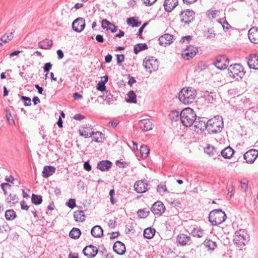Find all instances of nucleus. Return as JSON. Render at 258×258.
<instances>
[{"label":"nucleus","instance_id":"nucleus-1","mask_svg":"<svg viewBox=\"0 0 258 258\" xmlns=\"http://www.w3.org/2000/svg\"><path fill=\"white\" fill-rule=\"evenodd\" d=\"M223 126V118L220 115H216L207 122V130L210 134L220 133Z\"/></svg>","mask_w":258,"mask_h":258},{"label":"nucleus","instance_id":"nucleus-2","mask_svg":"<svg viewBox=\"0 0 258 258\" xmlns=\"http://www.w3.org/2000/svg\"><path fill=\"white\" fill-rule=\"evenodd\" d=\"M197 96L196 89L191 87L184 88L178 94L179 101L182 103L188 105L193 103Z\"/></svg>","mask_w":258,"mask_h":258},{"label":"nucleus","instance_id":"nucleus-3","mask_svg":"<svg viewBox=\"0 0 258 258\" xmlns=\"http://www.w3.org/2000/svg\"><path fill=\"white\" fill-rule=\"evenodd\" d=\"M196 114L194 110L187 107L183 109L180 113V120L183 125L190 126L196 120Z\"/></svg>","mask_w":258,"mask_h":258},{"label":"nucleus","instance_id":"nucleus-4","mask_svg":"<svg viewBox=\"0 0 258 258\" xmlns=\"http://www.w3.org/2000/svg\"><path fill=\"white\" fill-rule=\"evenodd\" d=\"M226 215L221 209H215L211 211L209 215V221L213 225H218L225 221Z\"/></svg>","mask_w":258,"mask_h":258},{"label":"nucleus","instance_id":"nucleus-5","mask_svg":"<svg viewBox=\"0 0 258 258\" xmlns=\"http://www.w3.org/2000/svg\"><path fill=\"white\" fill-rule=\"evenodd\" d=\"M233 240L238 247H243L249 241V236L246 230L240 229L235 232Z\"/></svg>","mask_w":258,"mask_h":258},{"label":"nucleus","instance_id":"nucleus-6","mask_svg":"<svg viewBox=\"0 0 258 258\" xmlns=\"http://www.w3.org/2000/svg\"><path fill=\"white\" fill-rule=\"evenodd\" d=\"M143 65L146 71L151 74L152 72L158 70L159 61L154 57L149 56L144 59Z\"/></svg>","mask_w":258,"mask_h":258},{"label":"nucleus","instance_id":"nucleus-7","mask_svg":"<svg viewBox=\"0 0 258 258\" xmlns=\"http://www.w3.org/2000/svg\"><path fill=\"white\" fill-rule=\"evenodd\" d=\"M229 75L238 80L239 78L241 79L244 75L243 68L240 64L235 63L230 66L228 69Z\"/></svg>","mask_w":258,"mask_h":258},{"label":"nucleus","instance_id":"nucleus-8","mask_svg":"<svg viewBox=\"0 0 258 258\" xmlns=\"http://www.w3.org/2000/svg\"><path fill=\"white\" fill-rule=\"evenodd\" d=\"M195 12L192 10H186L180 14V21L185 24H189L195 18Z\"/></svg>","mask_w":258,"mask_h":258},{"label":"nucleus","instance_id":"nucleus-9","mask_svg":"<svg viewBox=\"0 0 258 258\" xmlns=\"http://www.w3.org/2000/svg\"><path fill=\"white\" fill-rule=\"evenodd\" d=\"M198 52V48L193 45H189L182 51V57L188 60L193 57Z\"/></svg>","mask_w":258,"mask_h":258},{"label":"nucleus","instance_id":"nucleus-10","mask_svg":"<svg viewBox=\"0 0 258 258\" xmlns=\"http://www.w3.org/2000/svg\"><path fill=\"white\" fill-rule=\"evenodd\" d=\"M258 156V151L254 149L250 150L246 152L243 157L248 163H252L256 159Z\"/></svg>","mask_w":258,"mask_h":258},{"label":"nucleus","instance_id":"nucleus-11","mask_svg":"<svg viewBox=\"0 0 258 258\" xmlns=\"http://www.w3.org/2000/svg\"><path fill=\"white\" fill-rule=\"evenodd\" d=\"M151 211L154 215H161L165 210V207L160 201L155 202L151 208Z\"/></svg>","mask_w":258,"mask_h":258},{"label":"nucleus","instance_id":"nucleus-12","mask_svg":"<svg viewBox=\"0 0 258 258\" xmlns=\"http://www.w3.org/2000/svg\"><path fill=\"white\" fill-rule=\"evenodd\" d=\"M98 249L93 245L86 246L83 250V252L88 258H93L97 254Z\"/></svg>","mask_w":258,"mask_h":258},{"label":"nucleus","instance_id":"nucleus-13","mask_svg":"<svg viewBox=\"0 0 258 258\" xmlns=\"http://www.w3.org/2000/svg\"><path fill=\"white\" fill-rule=\"evenodd\" d=\"M193 124H194L195 132L198 133H202L204 130L207 129V122L202 120L201 118H196Z\"/></svg>","mask_w":258,"mask_h":258},{"label":"nucleus","instance_id":"nucleus-14","mask_svg":"<svg viewBox=\"0 0 258 258\" xmlns=\"http://www.w3.org/2000/svg\"><path fill=\"white\" fill-rule=\"evenodd\" d=\"M148 183L143 180L135 182L134 184L135 190L139 193H143L148 189Z\"/></svg>","mask_w":258,"mask_h":258},{"label":"nucleus","instance_id":"nucleus-15","mask_svg":"<svg viewBox=\"0 0 258 258\" xmlns=\"http://www.w3.org/2000/svg\"><path fill=\"white\" fill-rule=\"evenodd\" d=\"M247 63L250 69L258 70V56L255 54L249 55Z\"/></svg>","mask_w":258,"mask_h":258},{"label":"nucleus","instance_id":"nucleus-16","mask_svg":"<svg viewBox=\"0 0 258 258\" xmlns=\"http://www.w3.org/2000/svg\"><path fill=\"white\" fill-rule=\"evenodd\" d=\"M173 36L169 34H165L159 37L158 40L161 45L166 46L172 42Z\"/></svg>","mask_w":258,"mask_h":258},{"label":"nucleus","instance_id":"nucleus-17","mask_svg":"<svg viewBox=\"0 0 258 258\" xmlns=\"http://www.w3.org/2000/svg\"><path fill=\"white\" fill-rule=\"evenodd\" d=\"M248 38L253 43H258V28L252 27L248 31Z\"/></svg>","mask_w":258,"mask_h":258},{"label":"nucleus","instance_id":"nucleus-18","mask_svg":"<svg viewBox=\"0 0 258 258\" xmlns=\"http://www.w3.org/2000/svg\"><path fill=\"white\" fill-rule=\"evenodd\" d=\"M139 124L141 128L145 131H149L152 129L153 123L149 119H145L140 120Z\"/></svg>","mask_w":258,"mask_h":258},{"label":"nucleus","instance_id":"nucleus-19","mask_svg":"<svg viewBox=\"0 0 258 258\" xmlns=\"http://www.w3.org/2000/svg\"><path fill=\"white\" fill-rule=\"evenodd\" d=\"M113 248V250L119 255H122L125 252V245L120 241H117L114 243Z\"/></svg>","mask_w":258,"mask_h":258},{"label":"nucleus","instance_id":"nucleus-20","mask_svg":"<svg viewBox=\"0 0 258 258\" xmlns=\"http://www.w3.org/2000/svg\"><path fill=\"white\" fill-rule=\"evenodd\" d=\"M178 0H165L164 7L166 12H170L178 5Z\"/></svg>","mask_w":258,"mask_h":258},{"label":"nucleus","instance_id":"nucleus-21","mask_svg":"<svg viewBox=\"0 0 258 258\" xmlns=\"http://www.w3.org/2000/svg\"><path fill=\"white\" fill-rule=\"evenodd\" d=\"M92 140L97 143H102L103 142L104 136V135L100 132H94L93 131L90 132Z\"/></svg>","mask_w":258,"mask_h":258},{"label":"nucleus","instance_id":"nucleus-22","mask_svg":"<svg viewBox=\"0 0 258 258\" xmlns=\"http://www.w3.org/2000/svg\"><path fill=\"white\" fill-rule=\"evenodd\" d=\"M55 171V168L51 166H45L42 171V176L48 177L52 175Z\"/></svg>","mask_w":258,"mask_h":258},{"label":"nucleus","instance_id":"nucleus-23","mask_svg":"<svg viewBox=\"0 0 258 258\" xmlns=\"http://www.w3.org/2000/svg\"><path fill=\"white\" fill-rule=\"evenodd\" d=\"M190 237L184 234H180L177 237V242L182 245L186 244L190 240Z\"/></svg>","mask_w":258,"mask_h":258},{"label":"nucleus","instance_id":"nucleus-24","mask_svg":"<svg viewBox=\"0 0 258 258\" xmlns=\"http://www.w3.org/2000/svg\"><path fill=\"white\" fill-rule=\"evenodd\" d=\"M92 235L95 237H100L103 235V230L99 225L94 226L91 231Z\"/></svg>","mask_w":258,"mask_h":258},{"label":"nucleus","instance_id":"nucleus-25","mask_svg":"<svg viewBox=\"0 0 258 258\" xmlns=\"http://www.w3.org/2000/svg\"><path fill=\"white\" fill-rule=\"evenodd\" d=\"M111 166V163L107 160L99 162L97 164V168L101 171L108 170Z\"/></svg>","mask_w":258,"mask_h":258},{"label":"nucleus","instance_id":"nucleus-26","mask_svg":"<svg viewBox=\"0 0 258 258\" xmlns=\"http://www.w3.org/2000/svg\"><path fill=\"white\" fill-rule=\"evenodd\" d=\"M234 153L233 149L230 147H226L221 151L222 156L225 158H230L233 155Z\"/></svg>","mask_w":258,"mask_h":258},{"label":"nucleus","instance_id":"nucleus-27","mask_svg":"<svg viewBox=\"0 0 258 258\" xmlns=\"http://www.w3.org/2000/svg\"><path fill=\"white\" fill-rule=\"evenodd\" d=\"M52 45V41L51 40H43L38 43L39 47L43 49H49Z\"/></svg>","mask_w":258,"mask_h":258},{"label":"nucleus","instance_id":"nucleus-28","mask_svg":"<svg viewBox=\"0 0 258 258\" xmlns=\"http://www.w3.org/2000/svg\"><path fill=\"white\" fill-rule=\"evenodd\" d=\"M155 229L151 227L145 229L144 231V236L147 239H151L153 237L155 233Z\"/></svg>","mask_w":258,"mask_h":258},{"label":"nucleus","instance_id":"nucleus-29","mask_svg":"<svg viewBox=\"0 0 258 258\" xmlns=\"http://www.w3.org/2000/svg\"><path fill=\"white\" fill-rule=\"evenodd\" d=\"M81 17L77 18L72 23V29L76 32H81Z\"/></svg>","mask_w":258,"mask_h":258},{"label":"nucleus","instance_id":"nucleus-30","mask_svg":"<svg viewBox=\"0 0 258 258\" xmlns=\"http://www.w3.org/2000/svg\"><path fill=\"white\" fill-rule=\"evenodd\" d=\"M93 128L91 127V125L88 124H86V126H84L83 127V130H82V136L84 137L85 138L90 137L91 135V132H92Z\"/></svg>","mask_w":258,"mask_h":258},{"label":"nucleus","instance_id":"nucleus-31","mask_svg":"<svg viewBox=\"0 0 258 258\" xmlns=\"http://www.w3.org/2000/svg\"><path fill=\"white\" fill-rule=\"evenodd\" d=\"M81 235V230L77 228H73L69 233L71 238L76 239L79 238Z\"/></svg>","mask_w":258,"mask_h":258},{"label":"nucleus","instance_id":"nucleus-32","mask_svg":"<svg viewBox=\"0 0 258 258\" xmlns=\"http://www.w3.org/2000/svg\"><path fill=\"white\" fill-rule=\"evenodd\" d=\"M148 48V46L146 43H138L134 47L135 53L138 54L142 50H146Z\"/></svg>","mask_w":258,"mask_h":258},{"label":"nucleus","instance_id":"nucleus-33","mask_svg":"<svg viewBox=\"0 0 258 258\" xmlns=\"http://www.w3.org/2000/svg\"><path fill=\"white\" fill-rule=\"evenodd\" d=\"M127 98H126L127 102L129 103H136L137 102V95L133 91H130L127 94Z\"/></svg>","mask_w":258,"mask_h":258},{"label":"nucleus","instance_id":"nucleus-34","mask_svg":"<svg viewBox=\"0 0 258 258\" xmlns=\"http://www.w3.org/2000/svg\"><path fill=\"white\" fill-rule=\"evenodd\" d=\"M215 67L220 70H224L226 69L228 66V64L224 63L223 60H221V57L216 60L215 63Z\"/></svg>","mask_w":258,"mask_h":258},{"label":"nucleus","instance_id":"nucleus-35","mask_svg":"<svg viewBox=\"0 0 258 258\" xmlns=\"http://www.w3.org/2000/svg\"><path fill=\"white\" fill-rule=\"evenodd\" d=\"M31 201L32 203L36 205H40L42 202V198L40 195H32Z\"/></svg>","mask_w":258,"mask_h":258},{"label":"nucleus","instance_id":"nucleus-36","mask_svg":"<svg viewBox=\"0 0 258 258\" xmlns=\"http://www.w3.org/2000/svg\"><path fill=\"white\" fill-rule=\"evenodd\" d=\"M205 246L208 248L209 249H214L217 247L216 242L210 239H206L204 241Z\"/></svg>","mask_w":258,"mask_h":258},{"label":"nucleus","instance_id":"nucleus-37","mask_svg":"<svg viewBox=\"0 0 258 258\" xmlns=\"http://www.w3.org/2000/svg\"><path fill=\"white\" fill-rule=\"evenodd\" d=\"M169 116L172 121H176L180 119V113L176 110L171 111L169 114Z\"/></svg>","mask_w":258,"mask_h":258},{"label":"nucleus","instance_id":"nucleus-38","mask_svg":"<svg viewBox=\"0 0 258 258\" xmlns=\"http://www.w3.org/2000/svg\"><path fill=\"white\" fill-rule=\"evenodd\" d=\"M150 149L146 145H142L140 148V153L143 158H146L149 154Z\"/></svg>","mask_w":258,"mask_h":258},{"label":"nucleus","instance_id":"nucleus-39","mask_svg":"<svg viewBox=\"0 0 258 258\" xmlns=\"http://www.w3.org/2000/svg\"><path fill=\"white\" fill-rule=\"evenodd\" d=\"M191 234L194 237H202L204 235V232L199 228H195L191 231Z\"/></svg>","mask_w":258,"mask_h":258},{"label":"nucleus","instance_id":"nucleus-40","mask_svg":"<svg viewBox=\"0 0 258 258\" xmlns=\"http://www.w3.org/2000/svg\"><path fill=\"white\" fill-rule=\"evenodd\" d=\"M16 216V213L13 210H9L5 212V217L8 220L14 219Z\"/></svg>","mask_w":258,"mask_h":258},{"label":"nucleus","instance_id":"nucleus-41","mask_svg":"<svg viewBox=\"0 0 258 258\" xmlns=\"http://www.w3.org/2000/svg\"><path fill=\"white\" fill-rule=\"evenodd\" d=\"M13 38V34L10 32L4 35L1 39V41L4 43H8Z\"/></svg>","mask_w":258,"mask_h":258},{"label":"nucleus","instance_id":"nucleus-42","mask_svg":"<svg viewBox=\"0 0 258 258\" xmlns=\"http://www.w3.org/2000/svg\"><path fill=\"white\" fill-rule=\"evenodd\" d=\"M205 152L209 155H214L216 154L217 151L214 146L208 145L205 149Z\"/></svg>","mask_w":258,"mask_h":258},{"label":"nucleus","instance_id":"nucleus-43","mask_svg":"<svg viewBox=\"0 0 258 258\" xmlns=\"http://www.w3.org/2000/svg\"><path fill=\"white\" fill-rule=\"evenodd\" d=\"M219 23L221 24L224 30H228L230 25L226 19L222 18L218 20Z\"/></svg>","mask_w":258,"mask_h":258},{"label":"nucleus","instance_id":"nucleus-44","mask_svg":"<svg viewBox=\"0 0 258 258\" xmlns=\"http://www.w3.org/2000/svg\"><path fill=\"white\" fill-rule=\"evenodd\" d=\"M149 213V211H147L145 209H140L138 212V215L139 217L141 218H144L148 216Z\"/></svg>","mask_w":258,"mask_h":258},{"label":"nucleus","instance_id":"nucleus-45","mask_svg":"<svg viewBox=\"0 0 258 258\" xmlns=\"http://www.w3.org/2000/svg\"><path fill=\"white\" fill-rule=\"evenodd\" d=\"M18 198L15 194H10L8 198H7V201L8 203H13L14 204L18 201Z\"/></svg>","mask_w":258,"mask_h":258},{"label":"nucleus","instance_id":"nucleus-46","mask_svg":"<svg viewBox=\"0 0 258 258\" xmlns=\"http://www.w3.org/2000/svg\"><path fill=\"white\" fill-rule=\"evenodd\" d=\"M157 190L161 195H163L165 192H168L166 186L163 184L158 185Z\"/></svg>","mask_w":258,"mask_h":258},{"label":"nucleus","instance_id":"nucleus-47","mask_svg":"<svg viewBox=\"0 0 258 258\" xmlns=\"http://www.w3.org/2000/svg\"><path fill=\"white\" fill-rule=\"evenodd\" d=\"M205 36L207 39H211L215 37V34L214 33L213 30H209L205 32Z\"/></svg>","mask_w":258,"mask_h":258},{"label":"nucleus","instance_id":"nucleus-48","mask_svg":"<svg viewBox=\"0 0 258 258\" xmlns=\"http://www.w3.org/2000/svg\"><path fill=\"white\" fill-rule=\"evenodd\" d=\"M219 12L218 10H209L207 12V14L210 18L213 19L217 16Z\"/></svg>","mask_w":258,"mask_h":258},{"label":"nucleus","instance_id":"nucleus-49","mask_svg":"<svg viewBox=\"0 0 258 258\" xmlns=\"http://www.w3.org/2000/svg\"><path fill=\"white\" fill-rule=\"evenodd\" d=\"M10 230V228L7 223L0 226V232L2 233H4V232H7Z\"/></svg>","mask_w":258,"mask_h":258},{"label":"nucleus","instance_id":"nucleus-50","mask_svg":"<svg viewBox=\"0 0 258 258\" xmlns=\"http://www.w3.org/2000/svg\"><path fill=\"white\" fill-rule=\"evenodd\" d=\"M66 205L70 208L73 209L76 207V202L74 199H71L66 203Z\"/></svg>","mask_w":258,"mask_h":258},{"label":"nucleus","instance_id":"nucleus-51","mask_svg":"<svg viewBox=\"0 0 258 258\" xmlns=\"http://www.w3.org/2000/svg\"><path fill=\"white\" fill-rule=\"evenodd\" d=\"M52 64L50 62H47L45 63L44 66L43 67L44 72L46 73L45 75L46 77H47V73L49 71V70L52 68Z\"/></svg>","mask_w":258,"mask_h":258},{"label":"nucleus","instance_id":"nucleus-52","mask_svg":"<svg viewBox=\"0 0 258 258\" xmlns=\"http://www.w3.org/2000/svg\"><path fill=\"white\" fill-rule=\"evenodd\" d=\"M6 117L10 124L14 123V120L13 119L12 114L9 110H6Z\"/></svg>","mask_w":258,"mask_h":258},{"label":"nucleus","instance_id":"nucleus-53","mask_svg":"<svg viewBox=\"0 0 258 258\" xmlns=\"http://www.w3.org/2000/svg\"><path fill=\"white\" fill-rule=\"evenodd\" d=\"M111 24V23L106 19H104L102 21V27L103 29H107Z\"/></svg>","mask_w":258,"mask_h":258},{"label":"nucleus","instance_id":"nucleus-54","mask_svg":"<svg viewBox=\"0 0 258 258\" xmlns=\"http://www.w3.org/2000/svg\"><path fill=\"white\" fill-rule=\"evenodd\" d=\"M21 99L25 101L24 105L25 106H30L31 104V99L28 97L22 96H21Z\"/></svg>","mask_w":258,"mask_h":258},{"label":"nucleus","instance_id":"nucleus-55","mask_svg":"<svg viewBox=\"0 0 258 258\" xmlns=\"http://www.w3.org/2000/svg\"><path fill=\"white\" fill-rule=\"evenodd\" d=\"M97 89L99 91H103L105 90V83L103 81L99 82L97 84Z\"/></svg>","mask_w":258,"mask_h":258},{"label":"nucleus","instance_id":"nucleus-56","mask_svg":"<svg viewBox=\"0 0 258 258\" xmlns=\"http://www.w3.org/2000/svg\"><path fill=\"white\" fill-rule=\"evenodd\" d=\"M74 217L76 221H79L81 219V210H78L74 212Z\"/></svg>","mask_w":258,"mask_h":258},{"label":"nucleus","instance_id":"nucleus-57","mask_svg":"<svg viewBox=\"0 0 258 258\" xmlns=\"http://www.w3.org/2000/svg\"><path fill=\"white\" fill-rule=\"evenodd\" d=\"M124 59V56L123 54H117V62L118 64H120L123 62Z\"/></svg>","mask_w":258,"mask_h":258},{"label":"nucleus","instance_id":"nucleus-58","mask_svg":"<svg viewBox=\"0 0 258 258\" xmlns=\"http://www.w3.org/2000/svg\"><path fill=\"white\" fill-rule=\"evenodd\" d=\"M107 30H109L112 33H114L117 31V29L114 24L111 23Z\"/></svg>","mask_w":258,"mask_h":258},{"label":"nucleus","instance_id":"nucleus-59","mask_svg":"<svg viewBox=\"0 0 258 258\" xmlns=\"http://www.w3.org/2000/svg\"><path fill=\"white\" fill-rule=\"evenodd\" d=\"M21 209L23 210H28L29 206L27 205L26 202L24 201H22L20 203Z\"/></svg>","mask_w":258,"mask_h":258},{"label":"nucleus","instance_id":"nucleus-60","mask_svg":"<svg viewBox=\"0 0 258 258\" xmlns=\"http://www.w3.org/2000/svg\"><path fill=\"white\" fill-rule=\"evenodd\" d=\"M83 165L84 169L87 171H89L91 170V166L88 162H85Z\"/></svg>","mask_w":258,"mask_h":258},{"label":"nucleus","instance_id":"nucleus-61","mask_svg":"<svg viewBox=\"0 0 258 258\" xmlns=\"http://www.w3.org/2000/svg\"><path fill=\"white\" fill-rule=\"evenodd\" d=\"M146 6H151L153 5L157 0H142Z\"/></svg>","mask_w":258,"mask_h":258},{"label":"nucleus","instance_id":"nucleus-62","mask_svg":"<svg viewBox=\"0 0 258 258\" xmlns=\"http://www.w3.org/2000/svg\"><path fill=\"white\" fill-rule=\"evenodd\" d=\"M135 22H136V20L134 17L127 18V24H128L132 26V25H134V24H133V23H134Z\"/></svg>","mask_w":258,"mask_h":258},{"label":"nucleus","instance_id":"nucleus-63","mask_svg":"<svg viewBox=\"0 0 258 258\" xmlns=\"http://www.w3.org/2000/svg\"><path fill=\"white\" fill-rule=\"evenodd\" d=\"M112 55L110 54H108L105 57V61L107 63L110 62L112 60Z\"/></svg>","mask_w":258,"mask_h":258},{"label":"nucleus","instance_id":"nucleus-64","mask_svg":"<svg viewBox=\"0 0 258 258\" xmlns=\"http://www.w3.org/2000/svg\"><path fill=\"white\" fill-rule=\"evenodd\" d=\"M69 258H79L78 253L71 252L69 255Z\"/></svg>","mask_w":258,"mask_h":258}]
</instances>
